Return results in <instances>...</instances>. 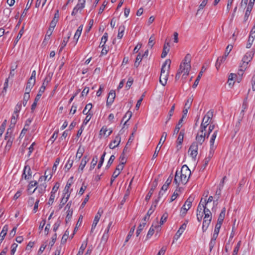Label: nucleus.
<instances>
[{"mask_svg": "<svg viewBox=\"0 0 255 255\" xmlns=\"http://www.w3.org/2000/svg\"><path fill=\"white\" fill-rule=\"evenodd\" d=\"M213 201V196H210L209 197V198L207 201L206 199L204 200V202L202 201V205L203 206V207H205V206H206V207H207L208 204L210 202H212Z\"/></svg>", "mask_w": 255, "mask_h": 255, "instance_id": "nucleus-57", "label": "nucleus"}, {"mask_svg": "<svg viewBox=\"0 0 255 255\" xmlns=\"http://www.w3.org/2000/svg\"><path fill=\"white\" fill-rule=\"evenodd\" d=\"M241 241H240L237 243L236 246L234 248L232 255H238V253L239 252V249L241 247Z\"/></svg>", "mask_w": 255, "mask_h": 255, "instance_id": "nucleus-55", "label": "nucleus"}, {"mask_svg": "<svg viewBox=\"0 0 255 255\" xmlns=\"http://www.w3.org/2000/svg\"><path fill=\"white\" fill-rule=\"evenodd\" d=\"M204 208V218L203 220H209L212 221V213L210 210L207 208V207H203Z\"/></svg>", "mask_w": 255, "mask_h": 255, "instance_id": "nucleus-16", "label": "nucleus"}, {"mask_svg": "<svg viewBox=\"0 0 255 255\" xmlns=\"http://www.w3.org/2000/svg\"><path fill=\"white\" fill-rule=\"evenodd\" d=\"M106 154V152L105 151H104L103 154L101 156V157L100 158V160L98 164L97 167L98 169H100L102 167V166L103 164V162L104 161V158H105V156Z\"/></svg>", "mask_w": 255, "mask_h": 255, "instance_id": "nucleus-53", "label": "nucleus"}, {"mask_svg": "<svg viewBox=\"0 0 255 255\" xmlns=\"http://www.w3.org/2000/svg\"><path fill=\"white\" fill-rule=\"evenodd\" d=\"M100 218H98V216H95V218H94V220L93 221V224H92V228H91V232L92 233L93 232V230L95 229V228H96L99 220H100Z\"/></svg>", "mask_w": 255, "mask_h": 255, "instance_id": "nucleus-49", "label": "nucleus"}, {"mask_svg": "<svg viewBox=\"0 0 255 255\" xmlns=\"http://www.w3.org/2000/svg\"><path fill=\"white\" fill-rule=\"evenodd\" d=\"M213 111L210 110L207 114L203 118V121H205V120H207V121L210 120L211 121V119L213 116Z\"/></svg>", "mask_w": 255, "mask_h": 255, "instance_id": "nucleus-39", "label": "nucleus"}, {"mask_svg": "<svg viewBox=\"0 0 255 255\" xmlns=\"http://www.w3.org/2000/svg\"><path fill=\"white\" fill-rule=\"evenodd\" d=\"M126 152L127 147H125L123 149V151L119 158L120 163L117 166H119V167H120V169H123L124 167V165L126 163L127 161L125 157V154Z\"/></svg>", "mask_w": 255, "mask_h": 255, "instance_id": "nucleus-11", "label": "nucleus"}, {"mask_svg": "<svg viewBox=\"0 0 255 255\" xmlns=\"http://www.w3.org/2000/svg\"><path fill=\"white\" fill-rule=\"evenodd\" d=\"M71 35V32H69L68 34V36L67 37H64L63 41L60 45V49H59V52H61L63 50V49L66 46L70 36Z\"/></svg>", "mask_w": 255, "mask_h": 255, "instance_id": "nucleus-21", "label": "nucleus"}, {"mask_svg": "<svg viewBox=\"0 0 255 255\" xmlns=\"http://www.w3.org/2000/svg\"><path fill=\"white\" fill-rule=\"evenodd\" d=\"M189 178L190 177L184 175L182 173H179L178 171H176L173 183H175L177 187H178L180 183L184 185L186 184L187 183Z\"/></svg>", "mask_w": 255, "mask_h": 255, "instance_id": "nucleus-3", "label": "nucleus"}, {"mask_svg": "<svg viewBox=\"0 0 255 255\" xmlns=\"http://www.w3.org/2000/svg\"><path fill=\"white\" fill-rule=\"evenodd\" d=\"M33 2V0H28L27 3L26 5V7L23 10V13L21 14V16H25L26 14V12L27 10L30 7V6Z\"/></svg>", "mask_w": 255, "mask_h": 255, "instance_id": "nucleus-43", "label": "nucleus"}, {"mask_svg": "<svg viewBox=\"0 0 255 255\" xmlns=\"http://www.w3.org/2000/svg\"><path fill=\"white\" fill-rule=\"evenodd\" d=\"M121 137L119 134H118L113 140L109 144V146L111 149H114L116 147L118 146L121 142Z\"/></svg>", "mask_w": 255, "mask_h": 255, "instance_id": "nucleus-12", "label": "nucleus"}, {"mask_svg": "<svg viewBox=\"0 0 255 255\" xmlns=\"http://www.w3.org/2000/svg\"><path fill=\"white\" fill-rule=\"evenodd\" d=\"M73 214V210L71 209V210H67V216L66 217V222L67 223L68 221H69L72 217Z\"/></svg>", "mask_w": 255, "mask_h": 255, "instance_id": "nucleus-56", "label": "nucleus"}, {"mask_svg": "<svg viewBox=\"0 0 255 255\" xmlns=\"http://www.w3.org/2000/svg\"><path fill=\"white\" fill-rule=\"evenodd\" d=\"M70 197V194H68L67 195L65 196L64 194L63 198L61 199L60 203L59 204V208L61 209L67 202Z\"/></svg>", "mask_w": 255, "mask_h": 255, "instance_id": "nucleus-29", "label": "nucleus"}, {"mask_svg": "<svg viewBox=\"0 0 255 255\" xmlns=\"http://www.w3.org/2000/svg\"><path fill=\"white\" fill-rule=\"evenodd\" d=\"M132 115V112L131 111H128L126 113V114H125V115L124 116V117H123V120H124L126 118H128V119L126 120V121L124 123V125H126V124L128 122V120H129V119L131 118Z\"/></svg>", "mask_w": 255, "mask_h": 255, "instance_id": "nucleus-51", "label": "nucleus"}, {"mask_svg": "<svg viewBox=\"0 0 255 255\" xmlns=\"http://www.w3.org/2000/svg\"><path fill=\"white\" fill-rule=\"evenodd\" d=\"M169 74H160L159 82L163 86H165L167 83Z\"/></svg>", "mask_w": 255, "mask_h": 255, "instance_id": "nucleus-26", "label": "nucleus"}, {"mask_svg": "<svg viewBox=\"0 0 255 255\" xmlns=\"http://www.w3.org/2000/svg\"><path fill=\"white\" fill-rule=\"evenodd\" d=\"M30 98L29 93L25 92L24 95L22 104L24 106H25L27 101Z\"/></svg>", "mask_w": 255, "mask_h": 255, "instance_id": "nucleus-46", "label": "nucleus"}, {"mask_svg": "<svg viewBox=\"0 0 255 255\" xmlns=\"http://www.w3.org/2000/svg\"><path fill=\"white\" fill-rule=\"evenodd\" d=\"M190 62L191 56L189 54H187L181 63L180 68L176 74L175 79L176 80L180 78V75L182 73H184L183 76L184 75L187 76L189 74L191 69Z\"/></svg>", "mask_w": 255, "mask_h": 255, "instance_id": "nucleus-1", "label": "nucleus"}, {"mask_svg": "<svg viewBox=\"0 0 255 255\" xmlns=\"http://www.w3.org/2000/svg\"><path fill=\"white\" fill-rule=\"evenodd\" d=\"M141 60H142L141 55L140 53H139L136 58V60H135V61L134 64V66L135 67H137L139 66Z\"/></svg>", "mask_w": 255, "mask_h": 255, "instance_id": "nucleus-50", "label": "nucleus"}, {"mask_svg": "<svg viewBox=\"0 0 255 255\" xmlns=\"http://www.w3.org/2000/svg\"><path fill=\"white\" fill-rule=\"evenodd\" d=\"M58 134V130H55L51 138L49 139V141H51V143H53V142L55 141V140L57 137Z\"/></svg>", "mask_w": 255, "mask_h": 255, "instance_id": "nucleus-61", "label": "nucleus"}, {"mask_svg": "<svg viewBox=\"0 0 255 255\" xmlns=\"http://www.w3.org/2000/svg\"><path fill=\"white\" fill-rule=\"evenodd\" d=\"M184 129H182L179 134L177 140V149L179 150L181 148V144L183 143V138H184Z\"/></svg>", "mask_w": 255, "mask_h": 255, "instance_id": "nucleus-14", "label": "nucleus"}, {"mask_svg": "<svg viewBox=\"0 0 255 255\" xmlns=\"http://www.w3.org/2000/svg\"><path fill=\"white\" fill-rule=\"evenodd\" d=\"M69 231L68 230V229L65 231L64 234L63 235L62 238V239H61V243L63 244H64L67 240V238L68 237V236H69Z\"/></svg>", "mask_w": 255, "mask_h": 255, "instance_id": "nucleus-52", "label": "nucleus"}, {"mask_svg": "<svg viewBox=\"0 0 255 255\" xmlns=\"http://www.w3.org/2000/svg\"><path fill=\"white\" fill-rule=\"evenodd\" d=\"M206 68H204V66H203L202 68V69L201 70V71L200 72V73H199L197 77L196 78L193 86H192V87L193 88H195L197 85H198L199 84V81L202 76V74H203V73L206 70Z\"/></svg>", "mask_w": 255, "mask_h": 255, "instance_id": "nucleus-19", "label": "nucleus"}, {"mask_svg": "<svg viewBox=\"0 0 255 255\" xmlns=\"http://www.w3.org/2000/svg\"><path fill=\"white\" fill-rule=\"evenodd\" d=\"M179 173H182L184 175H186L189 177H190L191 172L188 167L186 165H184L182 166Z\"/></svg>", "mask_w": 255, "mask_h": 255, "instance_id": "nucleus-18", "label": "nucleus"}, {"mask_svg": "<svg viewBox=\"0 0 255 255\" xmlns=\"http://www.w3.org/2000/svg\"><path fill=\"white\" fill-rule=\"evenodd\" d=\"M167 135V134L166 132H163L162 133V134L160 139L159 142L158 144H157V145L155 148V150L154 152V154L152 156V159L155 158L157 156L158 152L161 147L162 144H163L164 143V142H165V141L166 140Z\"/></svg>", "mask_w": 255, "mask_h": 255, "instance_id": "nucleus-5", "label": "nucleus"}, {"mask_svg": "<svg viewBox=\"0 0 255 255\" xmlns=\"http://www.w3.org/2000/svg\"><path fill=\"white\" fill-rule=\"evenodd\" d=\"M37 185V182L36 181H31L29 182L28 187H27V191L29 192V194L30 192L32 191H31V189L33 188V187L36 186Z\"/></svg>", "mask_w": 255, "mask_h": 255, "instance_id": "nucleus-41", "label": "nucleus"}, {"mask_svg": "<svg viewBox=\"0 0 255 255\" xmlns=\"http://www.w3.org/2000/svg\"><path fill=\"white\" fill-rule=\"evenodd\" d=\"M153 225H152V226L150 227V228L149 229L148 232V233L146 235V240H148V239H149L153 234L154 232V229H153Z\"/></svg>", "mask_w": 255, "mask_h": 255, "instance_id": "nucleus-63", "label": "nucleus"}, {"mask_svg": "<svg viewBox=\"0 0 255 255\" xmlns=\"http://www.w3.org/2000/svg\"><path fill=\"white\" fill-rule=\"evenodd\" d=\"M73 161V159H71V157H70L68 160L67 161L65 166V167L67 168L68 170L70 169L72 166Z\"/></svg>", "mask_w": 255, "mask_h": 255, "instance_id": "nucleus-60", "label": "nucleus"}, {"mask_svg": "<svg viewBox=\"0 0 255 255\" xmlns=\"http://www.w3.org/2000/svg\"><path fill=\"white\" fill-rule=\"evenodd\" d=\"M92 108V105L91 103H89L87 104L85 109H84L83 111V113L85 115H86L87 116L86 118L85 119L83 125H86L90 120L91 117L93 115V113L91 112V110Z\"/></svg>", "mask_w": 255, "mask_h": 255, "instance_id": "nucleus-4", "label": "nucleus"}, {"mask_svg": "<svg viewBox=\"0 0 255 255\" xmlns=\"http://www.w3.org/2000/svg\"><path fill=\"white\" fill-rule=\"evenodd\" d=\"M35 84V80H32L30 79H28L27 84H26V87L25 88V92L30 93L31 91V89L33 87V86Z\"/></svg>", "mask_w": 255, "mask_h": 255, "instance_id": "nucleus-22", "label": "nucleus"}, {"mask_svg": "<svg viewBox=\"0 0 255 255\" xmlns=\"http://www.w3.org/2000/svg\"><path fill=\"white\" fill-rule=\"evenodd\" d=\"M182 119L179 120L178 124L176 126L175 128L173 131V134H176L178 133L181 127H182L181 123H182Z\"/></svg>", "mask_w": 255, "mask_h": 255, "instance_id": "nucleus-40", "label": "nucleus"}, {"mask_svg": "<svg viewBox=\"0 0 255 255\" xmlns=\"http://www.w3.org/2000/svg\"><path fill=\"white\" fill-rule=\"evenodd\" d=\"M253 7L251 6V4H248L247 9H246V12H245V16H244V20L245 21L248 20L249 16L251 13V12L252 10Z\"/></svg>", "mask_w": 255, "mask_h": 255, "instance_id": "nucleus-31", "label": "nucleus"}, {"mask_svg": "<svg viewBox=\"0 0 255 255\" xmlns=\"http://www.w3.org/2000/svg\"><path fill=\"white\" fill-rule=\"evenodd\" d=\"M198 146L196 142H193L190 145L188 152H190V155L195 160L198 154Z\"/></svg>", "mask_w": 255, "mask_h": 255, "instance_id": "nucleus-6", "label": "nucleus"}, {"mask_svg": "<svg viewBox=\"0 0 255 255\" xmlns=\"http://www.w3.org/2000/svg\"><path fill=\"white\" fill-rule=\"evenodd\" d=\"M8 229V226L6 225H4V227H3V229L0 234V243H1L2 241L4 240V237L7 234Z\"/></svg>", "mask_w": 255, "mask_h": 255, "instance_id": "nucleus-25", "label": "nucleus"}, {"mask_svg": "<svg viewBox=\"0 0 255 255\" xmlns=\"http://www.w3.org/2000/svg\"><path fill=\"white\" fill-rule=\"evenodd\" d=\"M129 194L128 189L127 190L126 193L125 194L123 199L121 201L120 205L119 206L120 208H122V205L125 203L127 199L128 198Z\"/></svg>", "mask_w": 255, "mask_h": 255, "instance_id": "nucleus-48", "label": "nucleus"}, {"mask_svg": "<svg viewBox=\"0 0 255 255\" xmlns=\"http://www.w3.org/2000/svg\"><path fill=\"white\" fill-rule=\"evenodd\" d=\"M31 176V171L30 167L28 165H26L24 166L22 177V178H24L25 180H28L30 179Z\"/></svg>", "mask_w": 255, "mask_h": 255, "instance_id": "nucleus-9", "label": "nucleus"}, {"mask_svg": "<svg viewBox=\"0 0 255 255\" xmlns=\"http://www.w3.org/2000/svg\"><path fill=\"white\" fill-rule=\"evenodd\" d=\"M47 185L45 182L40 184L39 186H37L32 192H30V194L33 193L35 190H37V192L41 195H43L45 191Z\"/></svg>", "mask_w": 255, "mask_h": 255, "instance_id": "nucleus-13", "label": "nucleus"}, {"mask_svg": "<svg viewBox=\"0 0 255 255\" xmlns=\"http://www.w3.org/2000/svg\"><path fill=\"white\" fill-rule=\"evenodd\" d=\"M186 223H184L183 224L179 229V230L177 231V233H176L175 235L174 236V239L178 240V238L180 237V236L182 234L184 230H185L187 226V223L188 222V221H186Z\"/></svg>", "mask_w": 255, "mask_h": 255, "instance_id": "nucleus-15", "label": "nucleus"}, {"mask_svg": "<svg viewBox=\"0 0 255 255\" xmlns=\"http://www.w3.org/2000/svg\"><path fill=\"white\" fill-rule=\"evenodd\" d=\"M52 176V175L51 173L50 170H47L45 172L44 174V181H45L47 178H48V180H49Z\"/></svg>", "mask_w": 255, "mask_h": 255, "instance_id": "nucleus-59", "label": "nucleus"}, {"mask_svg": "<svg viewBox=\"0 0 255 255\" xmlns=\"http://www.w3.org/2000/svg\"><path fill=\"white\" fill-rule=\"evenodd\" d=\"M98 159V158L97 155L93 157L92 160L91 162L90 170H92L95 168V166L96 165V164L97 163Z\"/></svg>", "mask_w": 255, "mask_h": 255, "instance_id": "nucleus-36", "label": "nucleus"}, {"mask_svg": "<svg viewBox=\"0 0 255 255\" xmlns=\"http://www.w3.org/2000/svg\"><path fill=\"white\" fill-rule=\"evenodd\" d=\"M51 77L49 75H47L44 79L42 86L39 89V92L37 95H40V98L41 97L42 93H44L46 86L51 81Z\"/></svg>", "mask_w": 255, "mask_h": 255, "instance_id": "nucleus-7", "label": "nucleus"}, {"mask_svg": "<svg viewBox=\"0 0 255 255\" xmlns=\"http://www.w3.org/2000/svg\"><path fill=\"white\" fill-rule=\"evenodd\" d=\"M109 234H107V233H104L101 239V243L105 244L107 242Z\"/></svg>", "mask_w": 255, "mask_h": 255, "instance_id": "nucleus-64", "label": "nucleus"}, {"mask_svg": "<svg viewBox=\"0 0 255 255\" xmlns=\"http://www.w3.org/2000/svg\"><path fill=\"white\" fill-rule=\"evenodd\" d=\"M254 55V52L250 51L247 52L244 56L240 65V69L238 73L239 75H242L243 74L244 72L248 67L249 63L252 60Z\"/></svg>", "mask_w": 255, "mask_h": 255, "instance_id": "nucleus-2", "label": "nucleus"}, {"mask_svg": "<svg viewBox=\"0 0 255 255\" xmlns=\"http://www.w3.org/2000/svg\"><path fill=\"white\" fill-rule=\"evenodd\" d=\"M216 147H210V151L208 153V155L206 158L208 159L209 160H211L212 157L213 156L215 150L216 149Z\"/></svg>", "mask_w": 255, "mask_h": 255, "instance_id": "nucleus-54", "label": "nucleus"}, {"mask_svg": "<svg viewBox=\"0 0 255 255\" xmlns=\"http://www.w3.org/2000/svg\"><path fill=\"white\" fill-rule=\"evenodd\" d=\"M12 128L9 127V128H8L7 129L6 133L5 135V139L8 140V143H9L10 142V139L11 138V135L12 131V130L11 129Z\"/></svg>", "mask_w": 255, "mask_h": 255, "instance_id": "nucleus-37", "label": "nucleus"}, {"mask_svg": "<svg viewBox=\"0 0 255 255\" xmlns=\"http://www.w3.org/2000/svg\"><path fill=\"white\" fill-rule=\"evenodd\" d=\"M194 200V197L193 196H190L189 197L186 201L185 204L183 206L184 207H186L188 210L191 208L192 203Z\"/></svg>", "mask_w": 255, "mask_h": 255, "instance_id": "nucleus-24", "label": "nucleus"}, {"mask_svg": "<svg viewBox=\"0 0 255 255\" xmlns=\"http://www.w3.org/2000/svg\"><path fill=\"white\" fill-rule=\"evenodd\" d=\"M108 34L107 32H105L104 34V35L102 36V39H101V41L100 43V45H101V47H103V46H105V44L108 40Z\"/></svg>", "mask_w": 255, "mask_h": 255, "instance_id": "nucleus-44", "label": "nucleus"}, {"mask_svg": "<svg viewBox=\"0 0 255 255\" xmlns=\"http://www.w3.org/2000/svg\"><path fill=\"white\" fill-rule=\"evenodd\" d=\"M39 95H36V97L35 98L34 102L33 103V104L31 105V110L32 112H33L34 111V110L35 109V108H36V105H37V103L38 101L40 99V96Z\"/></svg>", "mask_w": 255, "mask_h": 255, "instance_id": "nucleus-38", "label": "nucleus"}, {"mask_svg": "<svg viewBox=\"0 0 255 255\" xmlns=\"http://www.w3.org/2000/svg\"><path fill=\"white\" fill-rule=\"evenodd\" d=\"M157 184H158V182L156 179L153 181L151 188H150L149 192L148 193V194L146 195V196L145 197V200L146 201H148L150 199L153 193L154 190L156 188Z\"/></svg>", "mask_w": 255, "mask_h": 255, "instance_id": "nucleus-10", "label": "nucleus"}, {"mask_svg": "<svg viewBox=\"0 0 255 255\" xmlns=\"http://www.w3.org/2000/svg\"><path fill=\"white\" fill-rule=\"evenodd\" d=\"M205 138L204 136L202 135H200L199 133H197V135L196 136V142L198 144L201 145L204 142Z\"/></svg>", "mask_w": 255, "mask_h": 255, "instance_id": "nucleus-30", "label": "nucleus"}, {"mask_svg": "<svg viewBox=\"0 0 255 255\" xmlns=\"http://www.w3.org/2000/svg\"><path fill=\"white\" fill-rule=\"evenodd\" d=\"M155 38L154 37V35H152L150 36V37L149 39L148 45V46L152 48L153 46L154 45L155 42H154Z\"/></svg>", "mask_w": 255, "mask_h": 255, "instance_id": "nucleus-62", "label": "nucleus"}, {"mask_svg": "<svg viewBox=\"0 0 255 255\" xmlns=\"http://www.w3.org/2000/svg\"><path fill=\"white\" fill-rule=\"evenodd\" d=\"M203 200V199L202 198L197 209V219L199 222H201L202 221L203 217L204 208L202 205Z\"/></svg>", "mask_w": 255, "mask_h": 255, "instance_id": "nucleus-8", "label": "nucleus"}, {"mask_svg": "<svg viewBox=\"0 0 255 255\" xmlns=\"http://www.w3.org/2000/svg\"><path fill=\"white\" fill-rule=\"evenodd\" d=\"M167 46H166V44H164V45L163 49L161 55V57L162 58H165L166 56L167 53L169 51V47L170 46V45L168 43H167Z\"/></svg>", "mask_w": 255, "mask_h": 255, "instance_id": "nucleus-28", "label": "nucleus"}, {"mask_svg": "<svg viewBox=\"0 0 255 255\" xmlns=\"http://www.w3.org/2000/svg\"><path fill=\"white\" fill-rule=\"evenodd\" d=\"M175 104H173L172 105V106L171 107V108L169 112L168 117H167V120L166 122H165V124H167V122L170 120L171 117L172 116L174 109H175Z\"/></svg>", "mask_w": 255, "mask_h": 255, "instance_id": "nucleus-42", "label": "nucleus"}, {"mask_svg": "<svg viewBox=\"0 0 255 255\" xmlns=\"http://www.w3.org/2000/svg\"><path fill=\"white\" fill-rule=\"evenodd\" d=\"M24 30L23 27H22L19 31L18 34L15 39V40L14 41V46L17 44L18 40L21 38L22 34H23Z\"/></svg>", "mask_w": 255, "mask_h": 255, "instance_id": "nucleus-45", "label": "nucleus"}, {"mask_svg": "<svg viewBox=\"0 0 255 255\" xmlns=\"http://www.w3.org/2000/svg\"><path fill=\"white\" fill-rule=\"evenodd\" d=\"M123 169H120V167L117 166L114 172L113 175L111 179L110 185H112L115 179L118 176V175L120 174L121 171Z\"/></svg>", "mask_w": 255, "mask_h": 255, "instance_id": "nucleus-20", "label": "nucleus"}, {"mask_svg": "<svg viewBox=\"0 0 255 255\" xmlns=\"http://www.w3.org/2000/svg\"><path fill=\"white\" fill-rule=\"evenodd\" d=\"M218 133V130H215L214 131L213 133L212 134L210 140V147H216V146L214 145V142L215 140L217 137Z\"/></svg>", "mask_w": 255, "mask_h": 255, "instance_id": "nucleus-27", "label": "nucleus"}, {"mask_svg": "<svg viewBox=\"0 0 255 255\" xmlns=\"http://www.w3.org/2000/svg\"><path fill=\"white\" fill-rule=\"evenodd\" d=\"M73 177H71L67 182L66 185L65 187V188L63 191V192H64L63 194H64L65 196L67 195L68 194H70V193H69V189H70V188L71 186L72 183V182L70 181V180H72L73 179Z\"/></svg>", "mask_w": 255, "mask_h": 255, "instance_id": "nucleus-23", "label": "nucleus"}, {"mask_svg": "<svg viewBox=\"0 0 255 255\" xmlns=\"http://www.w3.org/2000/svg\"><path fill=\"white\" fill-rule=\"evenodd\" d=\"M135 225L133 226L130 230L127 238H126V241H125V243H127L128 241V240H129V239L130 238V237L132 236L134 232V229H135Z\"/></svg>", "mask_w": 255, "mask_h": 255, "instance_id": "nucleus-47", "label": "nucleus"}, {"mask_svg": "<svg viewBox=\"0 0 255 255\" xmlns=\"http://www.w3.org/2000/svg\"><path fill=\"white\" fill-rule=\"evenodd\" d=\"M211 222V221L209 220H203L202 225V231L203 232H205L207 230Z\"/></svg>", "mask_w": 255, "mask_h": 255, "instance_id": "nucleus-34", "label": "nucleus"}, {"mask_svg": "<svg viewBox=\"0 0 255 255\" xmlns=\"http://www.w3.org/2000/svg\"><path fill=\"white\" fill-rule=\"evenodd\" d=\"M125 28V25H122L119 26L117 36L118 38L121 39L123 37Z\"/></svg>", "mask_w": 255, "mask_h": 255, "instance_id": "nucleus-32", "label": "nucleus"}, {"mask_svg": "<svg viewBox=\"0 0 255 255\" xmlns=\"http://www.w3.org/2000/svg\"><path fill=\"white\" fill-rule=\"evenodd\" d=\"M55 197V194H54V192H51L50 196V198L49 199L48 202L47 204L49 205H51L53 203L54 199Z\"/></svg>", "mask_w": 255, "mask_h": 255, "instance_id": "nucleus-58", "label": "nucleus"}, {"mask_svg": "<svg viewBox=\"0 0 255 255\" xmlns=\"http://www.w3.org/2000/svg\"><path fill=\"white\" fill-rule=\"evenodd\" d=\"M116 94L115 91H111L109 94L107 100V105H111L114 102Z\"/></svg>", "mask_w": 255, "mask_h": 255, "instance_id": "nucleus-17", "label": "nucleus"}, {"mask_svg": "<svg viewBox=\"0 0 255 255\" xmlns=\"http://www.w3.org/2000/svg\"><path fill=\"white\" fill-rule=\"evenodd\" d=\"M209 121H203V120H202V122L201 124V126H200V128H201V131H204L206 130V128H207V127H208V126L209 125V124H210L211 122H209Z\"/></svg>", "mask_w": 255, "mask_h": 255, "instance_id": "nucleus-35", "label": "nucleus"}, {"mask_svg": "<svg viewBox=\"0 0 255 255\" xmlns=\"http://www.w3.org/2000/svg\"><path fill=\"white\" fill-rule=\"evenodd\" d=\"M180 189L181 188L179 187V186L177 187V186H176V189L171 197L170 202H172L176 199V198L179 195V192H180Z\"/></svg>", "mask_w": 255, "mask_h": 255, "instance_id": "nucleus-33", "label": "nucleus"}]
</instances>
